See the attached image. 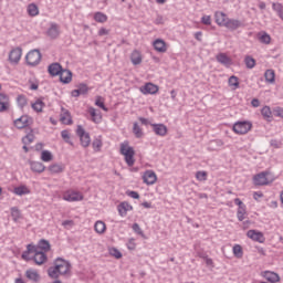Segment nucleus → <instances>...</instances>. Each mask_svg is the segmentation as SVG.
Listing matches in <instances>:
<instances>
[{"mask_svg": "<svg viewBox=\"0 0 283 283\" xmlns=\"http://www.w3.org/2000/svg\"><path fill=\"white\" fill-rule=\"evenodd\" d=\"M53 264L54 266L48 269V275L52 280H59L61 275H67L72 269V263L63 258L55 259Z\"/></svg>", "mask_w": 283, "mask_h": 283, "instance_id": "f257e3e1", "label": "nucleus"}, {"mask_svg": "<svg viewBox=\"0 0 283 283\" xmlns=\"http://www.w3.org/2000/svg\"><path fill=\"white\" fill-rule=\"evenodd\" d=\"M22 260H25L27 262L33 260L38 266H41V264L48 262V254L43 251H38L36 248H34V244H28L27 251L22 253Z\"/></svg>", "mask_w": 283, "mask_h": 283, "instance_id": "f03ea898", "label": "nucleus"}, {"mask_svg": "<svg viewBox=\"0 0 283 283\" xmlns=\"http://www.w3.org/2000/svg\"><path fill=\"white\" fill-rule=\"evenodd\" d=\"M120 154L122 156H125V163L128 167H134V163H136V159H134L136 151L134 150V147L129 146V142L120 144Z\"/></svg>", "mask_w": 283, "mask_h": 283, "instance_id": "7ed1b4c3", "label": "nucleus"}, {"mask_svg": "<svg viewBox=\"0 0 283 283\" xmlns=\"http://www.w3.org/2000/svg\"><path fill=\"white\" fill-rule=\"evenodd\" d=\"M253 185L255 187H264L266 185H271L273 182V177H271L270 171H262L253 176Z\"/></svg>", "mask_w": 283, "mask_h": 283, "instance_id": "20e7f679", "label": "nucleus"}, {"mask_svg": "<svg viewBox=\"0 0 283 283\" xmlns=\"http://www.w3.org/2000/svg\"><path fill=\"white\" fill-rule=\"evenodd\" d=\"M251 127H253V124L251 122H237L233 125V132L234 134H239V136H244V134H249L251 132Z\"/></svg>", "mask_w": 283, "mask_h": 283, "instance_id": "39448f33", "label": "nucleus"}, {"mask_svg": "<svg viewBox=\"0 0 283 283\" xmlns=\"http://www.w3.org/2000/svg\"><path fill=\"white\" fill-rule=\"evenodd\" d=\"M76 135L80 138L82 147L86 148L88 145H91L92 138L90 137V133L85 132V128H83V126H77Z\"/></svg>", "mask_w": 283, "mask_h": 283, "instance_id": "423d86ee", "label": "nucleus"}, {"mask_svg": "<svg viewBox=\"0 0 283 283\" xmlns=\"http://www.w3.org/2000/svg\"><path fill=\"white\" fill-rule=\"evenodd\" d=\"M28 65L34 67V65H39L41 63V51L34 49L30 51L25 56Z\"/></svg>", "mask_w": 283, "mask_h": 283, "instance_id": "0eeeda50", "label": "nucleus"}, {"mask_svg": "<svg viewBox=\"0 0 283 283\" xmlns=\"http://www.w3.org/2000/svg\"><path fill=\"white\" fill-rule=\"evenodd\" d=\"M234 205H238L237 218L239 222H243L247 219V205L240 200V198L234 199Z\"/></svg>", "mask_w": 283, "mask_h": 283, "instance_id": "6e6552de", "label": "nucleus"}, {"mask_svg": "<svg viewBox=\"0 0 283 283\" xmlns=\"http://www.w3.org/2000/svg\"><path fill=\"white\" fill-rule=\"evenodd\" d=\"M62 198L66 202H81V200H83V195L74 190H67L63 193Z\"/></svg>", "mask_w": 283, "mask_h": 283, "instance_id": "1a4fd4ad", "label": "nucleus"}, {"mask_svg": "<svg viewBox=\"0 0 283 283\" xmlns=\"http://www.w3.org/2000/svg\"><path fill=\"white\" fill-rule=\"evenodd\" d=\"M223 28H227L230 32H235V30H240V28H244V22L239 19H230L226 21Z\"/></svg>", "mask_w": 283, "mask_h": 283, "instance_id": "9d476101", "label": "nucleus"}, {"mask_svg": "<svg viewBox=\"0 0 283 283\" xmlns=\"http://www.w3.org/2000/svg\"><path fill=\"white\" fill-rule=\"evenodd\" d=\"M13 123L18 129H24V127H29L30 123H32V117L28 115H22L20 118L15 119Z\"/></svg>", "mask_w": 283, "mask_h": 283, "instance_id": "9b49d317", "label": "nucleus"}, {"mask_svg": "<svg viewBox=\"0 0 283 283\" xmlns=\"http://www.w3.org/2000/svg\"><path fill=\"white\" fill-rule=\"evenodd\" d=\"M143 180L146 185H156V180H158V176L154 170H146L143 176Z\"/></svg>", "mask_w": 283, "mask_h": 283, "instance_id": "f8f14e48", "label": "nucleus"}, {"mask_svg": "<svg viewBox=\"0 0 283 283\" xmlns=\"http://www.w3.org/2000/svg\"><path fill=\"white\" fill-rule=\"evenodd\" d=\"M216 60L221 65H224V67H231V65H233V60H231V57H229V55H227V53L217 54Z\"/></svg>", "mask_w": 283, "mask_h": 283, "instance_id": "ddd939ff", "label": "nucleus"}, {"mask_svg": "<svg viewBox=\"0 0 283 283\" xmlns=\"http://www.w3.org/2000/svg\"><path fill=\"white\" fill-rule=\"evenodd\" d=\"M23 54V50L21 48H15L9 53V61L10 63H19L21 61V56Z\"/></svg>", "mask_w": 283, "mask_h": 283, "instance_id": "4468645a", "label": "nucleus"}, {"mask_svg": "<svg viewBox=\"0 0 283 283\" xmlns=\"http://www.w3.org/2000/svg\"><path fill=\"white\" fill-rule=\"evenodd\" d=\"M117 211L122 218L127 216V211H134V207L127 201H123L117 206Z\"/></svg>", "mask_w": 283, "mask_h": 283, "instance_id": "2eb2a0df", "label": "nucleus"}, {"mask_svg": "<svg viewBox=\"0 0 283 283\" xmlns=\"http://www.w3.org/2000/svg\"><path fill=\"white\" fill-rule=\"evenodd\" d=\"M48 72L51 76H60L63 72V66L60 63L55 62L49 65Z\"/></svg>", "mask_w": 283, "mask_h": 283, "instance_id": "dca6fc26", "label": "nucleus"}, {"mask_svg": "<svg viewBox=\"0 0 283 283\" xmlns=\"http://www.w3.org/2000/svg\"><path fill=\"white\" fill-rule=\"evenodd\" d=\"M248 238H250V240H253L254 242H264V234L260 231L256 230H249L247 232Z\"/></svg>", "mask_w": 283, "mask_h": 283, "instance_id": "f3484780", "label": "nucleus"}, {"mask_svg": "<svg viewBox=\"0 0 283 283\" xmlns=\"http://www.w3.org/2000/svg\"><path fill=\"white\" fill-rule=\"evenodd\" d=\"M25 277L30 280V282L39 283L41 282V274L34 269H29L25 271Z\"/></svg>", "mask_w": 283, "mask_h": 283, "instance_id": "a211bd4d", "label": "nucleus"}, {"mask_svg": "<svg viewBox=\"0 0 283 283\" xmlns=\"http://www.w3.org/2000/svg\"><path fill=\"white\" fill-rule=\"evenodd\" d=\"M228 19H229V17H227V13H224L222 11H217L214 13V21H216L217 25H220L221 28H224Z\"/></svg>", "mask_w": 283, "mask_h": 283, "instance_id": "6ab92c4d", "label": "nucleus"}, {"mask_svg": "<svg viewBox=\"0 0 283 283\" xmlns=\"http://www.w3.org/2000/svg\"><path fill=\"white\" fill-rule=\"evenodd\" d=\"M29 165L34 174H43L45 171V165L41 161H29Z\"/></svg>", "mask_w": 283, "mask_h": 283, "instance_id": "aec40b11", "label": "nucleus"}, {"mask_svg": "<svg viewBox=\"0 0 283 283\" xmlns=\"http://www.w3.org/2000/svg\"><path fill=\"white\" fill-rule=\"evenodd\" d=\"M60 120H61V123H63V125H72V123H74L72 120V114H70V111H67L63 107H62V112L60 115Z\"/></svg>", "mask_w": 283, "mask_h": 283, "instance_id": "412c9836", "label": "nucleus"}, {"mask_svg": "<svg viewBox=\"0 0 283 283\" xmlns=\"http://www.w3.org/2000/svg\"><path fill=\"white\" fill-rule=\"evenodd\" d=\"M156 136H167V126L165 124H150Z\"/></svg>", "mask_w": 283, "mask_h": 283, "instance_id": "4be33fe9", "label": "nucleus"}, {"mask_svg": "<svg viewBox=\"0 0 283 283\" xmlns=\"http://www.w3.org/2000/svg\"><path fill=\"white\" fill-rule=\"evenodd\" d=\"M153 45L156 50V52H160L161 54H165L167 52V43L163 39H157L153 42Z\"/></svg>", "mask_w": 283, "mask_h": 283, "instance_id": "5701e85b", "label": "nucleus"}, {"mask_svg": "<svg viewBox=\"0 0 283 283\" xmlns=\"http://www.w3.org/2000/svg\"><path fill=\"white\" fill-rule=\"evenodd\" d=\"M263 277L271 283H276L280 282V274L271 271H264L263 272Z\"/></svg>", "mask_w": 283, "mask_h": 283, "instance_id": "b1692460", "label": "nucleus"}, {"mask_svg": "<svg viewBox=\"0 0 283 283\" xmlns=\"http://www.w3.org/2000/svg\"><path fill=\"white\" fill-rule=\"evenodd\" d=\"M60 81L61 83H64V85H67V83H72V71L62 70V73H60Z\"/></svg>", "mask_w": 283, "mask_h": 283, "instance_id": "393cba45", "label": "nucleus"}, {"mask_svg": "<svg viewBox=\"0 0 283 283\" xmlns=\"http://www.w3.org/2000/svg\"><path fill=\"white\" fill-rule=\"evenodd\" d=\"M88 114L92 116L93 123H101L103 120V115H101V111H96L94 107L88 108Z\"/></svg>", "mask_w": 283, "mask_h": 283, "instance_id": "a878e982", "label": "nucleus"}, {"mask_svg": "<svg viewBox=\"0 0 283 283\" xmlns=\"http://www.w3.org/2000/svg\"><path fill=\"white\" fill-rule=\"evenodd\" d=\"M34 248L38 251H42L43 253H48V251H50V241H48L45 239H41L39 241V243L36 245H34Z\"/></svg>", "mask_w": 283, "mask_h": 283, "instance_id": "bb28decb", "label": "nucleus"}, {"mask_svg": "<svg viewBox=\"0 0 283 283\" xmlns=\"http://www.w3.org/2000/svg\"><path fill=\"white\" fill-rule=\"evenodd\" d=\"M46 34L48 36H50V39H57L59 34H61V32L59 31V24L52 23Z\"/></svg>", "mask_w": 283, "mask_h": 283, "instance_id": "cd10ccee", "label": "nucleus"}, {"mask_svg": "<svg viewBox=\"0 0 283 283\" xmlns=\"http://www.w3.org/2000/svg\"><path fill=\"white\" fill-rule=\"evenodd\" d=\"M143 94H158V85L147 83L142 90Z\"/></svg>", "mask_w": 283, "mask_h": 283, "instance_id": "c85d7f7f", "label": "nucleus"}, {"mask_svg": "<svg viewBox=\"0 0 283 283\" xmlns=\"http://www.w3.org/2000/svg\"><path fill=\"white\" fill-rule=\"evenodd\" d=\"M130 61L133 65H140L143 63V55L140 54L139 51L135 50L130 54Z\"/></svg>", "mask_w": 283, "mask_h": 283, "instance_id": "c756f323", "label": "nucleus"}, {"mask_svg": "<svg viewBox=\"0 0 283 283\" xmlns=\"http://www.w3.org/2000/svg\"><path fill=\"white\" fill-rule=\"evenodd\" d=\"M31 107L34 112L41 113L43 112V107H45V103L42 98H38L34 103L31 104Z\"/></svg>", "mask_w": 283, "mask_h": 283, "instance_id": "7c9ffc66", "label": "nucleus"}, {"mask_svg": "<svg viewBox=\"0 0 283 283\" xmlns=\"http://www.w3.org/2000/svg\"><path fill=\"white\" fill-rule=\"evenodd\" d=\"M65 166H63L62 164H53L49 166V171L51 174H63Z\"/></svg>", "mask_w": 283, "mask_h": 283, "instance_id": "2f4dec72", "label": "nucleus"}, {"mask_svg": "<svg viewBox=\"0 0 283 283\" xmlns=\"http://www.w3.org/2000/svg\"><path fill=\"white\" fill-rule=\"evenodd\" d=\"M258 40L260 41V43L269 45L271 43V35L266 32H260L258 33Z\"/></svg>", "mask_w": 283, "mask_h": 283, "instance_id": "473e14b6", "label": "nucleus"}, {"mask_svg": "<svg viewBox=\"0 0 283 283\" xmlns=\"http://www.w3.org/2000/svg\"><path fill=\"white\" fill-rule=\"evenodd\" d=\"M13 193H15V196H28V193H30V188L27 186H19L14 188Z\"/></svg>", "mask_w": 283, "mask_h": 283, "instance_id": "72a5a7b5", "label": "nucleus"}, {"mask_svg": "<svg viewBox=\"0 0 283 283\" xmlns=\"http://www.w3.org/2000/svg\"><path fill=\"white\" fill-rule=\"evenodd\" d=\"M105 229H107V227L105 226V222L103 221L95 222L94 230L96 231V233L103 234L105 233Z\"/></svg>", "mask_w": 283, "mask_h": 283, "instance_id": "f704fd0d", "label": "nucleus"}, {"mask_svg": "<svg viewBox=\"0 0 283 283\" xmlns=\"http://www.w3.org/2000/svg\"><path fill=\"white\" fill-rule=\"evenodd\" d=\"M266 83H275V71L266 70L264 73Z\"/></svg>", "mask_w": 283, "mask_h": 283, "instance_id": "c9c22d12", "label": "nucleus"}, {"mask_svg": "<svg viewBox=\"0 0 283 283\" xmlns=\"http://www.w3.org/2000/svg\"><path fill=\"white\" fill-rule=\"evenodd\" d=\"M133 133L136 138H143L144 136L143 128L136 122L133 124Z\"/></svg>", "mask_w": 283, "mask_h": 283, "instance_id": "e433bc0d", "label": "nucleus"}, {"mask_svg": "<svg viewBox=\"0 0 283 283\" xmlns=\"http://www.w3.org/2000/svg\"><path fill=\"white\" fill-rule=\"evenodd\" d=\"M61 137L63 138L64 143H67V145H71V146L74 145V143L71 139L72 137L70 135V130H67V129L62 130Z\"/></svg>", "mask_w": 283, "mask_h": 283, "instance_id": "4c0bfd02", "label": "nucleus"}, {"mask_svg": "<svg viewBox=\"0 0 283 283\" xmlns=\"http://www.w3.org/2000/svg\"><path fill=\"white\" fill-rule=\"evenodd\" d=\"M244 64L248 70H253V67H255V59H253L251 55H247L244 57Z\"/></svg>", "mask_w": 283, "mask_h": 283, "instance_id": "58836bf2", "label": "nucleus"}, {"mask_svg": "<svg viewBox=\"0 0 283 283\" xmlns=\"http://www.w3.org/2000/svg\"><path fill=\"white\" fill-rule=\"evenodd\" d=\"M228 83L230 87H233V90H238V87H240V81L238 80V76H230Z\"/></svg>", "mask_w": 283, "mask_h": 283, "instance_id": "ea45409f", "label": "nucleus"}, {"mask_svg": "<svg viewBox=\"0 0 283 283\" xmlns=\"http://www.w3.org/2000/svg\"><path fill=\"white\" fill-rule=\"evenodd\" d=\"M53 158L54 157L52 156V153L50 150H42L41 160H43V163H50Z\"/></svg>", "mask_w": 283, "mask_h": 283, "instance_id": "a19ab883", "label": "nucleus"}, {"mask_svg": "<svg viewBox=\"0 0 283 283\" xmlns=\"http://www.w3.org/2000/svg\"><path fill=\"white\" fill-rule=\"evenodd\" d=\"M11 218L14 222L21 220V210H19L17 207L11 208Z\"/></svg>", "mask_w": 283, "mask_h": 283, "instance_id": "79ce46f5", "label": "nucleus"}, {"mask_svg": "<svg viewBox=\"0 0 283 283\" xmlns=\"http://www.w3.org/2000/svg\"><path fill=\"white\" fill-rule=\"evenodd\" d=\"M94 20L97 23H105L107 21V14L103 13V12H96L94 14Z\"/></svg>", "mask_w": 283, "mask_h": 283, "instance_id": "37998d69", "label": "nucleus"}, {"mask_svg": "<svg viewBox=\"0 0 283 283\" xmlns=\"http://www.w3.org/2000/svg\"><path fill=\"white\" fill-rule=\"evenodd\" d=\"M17 103L20 109H23V107L28 105V97H25V95H18Z\"/></svg>", "mask_w": 283, "mask_h": 283, "instance_id": "c03bdc74", "label": "nucleus"}, {"mask_svg": "<svg viewBox=\"0 0 283 283\" xmlns=\"http://www.w3.org/2000/svg\"><path fill=\"white\" fill-rule=\"evenodd\" d=\"M234 258H242L244 255V252L242 251V245L235 244L232 249Z\"/></svg>", "mask_w": 283, "mask_h": 283, "instance_id": "a18cd8bd", "label": "nucleus"}, {"mask_svg": "<svg viewBox=\"0 0 283 283\" xmlns=\"http://www.w3.org/2000/svg\"><path fill=\"white\" fill-rule=\"evenodd\" d=\"M28 12L30 17H36L39 14V7H36L34 3H31L28 6Z\"/></svg>", "mask_w": 283, "mask_h": 283, "instance_id": "49530a36", "label": "nucleus"}, {"mask_svg": "<svg viewBox=\"0 0 283 283\" xmlns=\"http://www.w3.org/2000/svg\"><path fill=\"white\" fill-rule=\"evenodd\" d=\"M23 145H30L31 143H34V133L32 130L27 134L25 137L22 138Z\"/></svg>", "mask_w": 283, "mask_h": 283, "instance_id": "de8ad7c7", "label": "nucleus"}, {"mask_svg": "<svg viewBox=\"0 0 283 283\" xmlns=\"http://www.w3.org/2000/svg\"><path fill=\"white\" fill-rule=\"evenodd\" d=\"M95 105L103 109L104 112H108V108L105 107V102L103 101V97L97 96L95 101Z\"/></svg>", "mask_w": 283, "mask_h": 283, "instance_id": "09e8293b", "label": "nucleus"}, {"mask_svg": "<svg viewBox=\"0 0 283 283\" xmlns=\"http://www.w3.org/2000/svg\"><path fill=\"white\" fill-rule=\"evenodd\" d=\"M196 178H197V180H199V182H205V180H207V171H205V170L197 171Z\"/></svg>", "mask_w": 283, "mask_h": 283, "instance_id": "8fccbe9b", "label": "nucleus"}, {"mask_svg": "<svg viewBox=\"0 0 283 283\" xmlns=\"http://www.w3.org/2000/svg\"><path fill=\"white\" fill-rule=\"evenodd\" d=\"M261 114L264 118H271V116H273V113L271 112V107L269 106H264L262 109H261Z\"/></svg>", "mask_w": 283, "mask_h": 283, "instance_id": "3c124183", "label": "nucleus"}, {"mask_svg": "<svg viewBox=\"0 0 283 283\" xmlns=\"http://www.w3.org/2000/svg\"><path fill=\"white\" fill-rule=\"evenodd\" d=\"M109 254H111L113 258H116V260H120V258H123V253H120V252L118 251V249H116V248H112V249L109 250Z\"/></svg>", "mask_w": 283, "mask_h": 283, "instance_id": "603ef678", "label": "nucleus"}, {"mask_svg": "<svg viewBox=\"0 0 283 283\" xmlns=\"http://www.w3.org/2000/svg\"><path fill=\"white\" fill-rule=\"evenodd\" d=\"M92 145H93L94 151H101V147H103V142L97 138L93 140Z\"/></svg>", "mask_w": 283, "mask_h": 283, "instance_id": "864d4df0", "label": "nucleus"}, {"mask_svg": "<svg viewBox=\"0 0 283 283\" xmlns=\"http://www.w3.org/2000/svg\"><path fill=\"white\" fill-rule=\"evenodd\" d=\"M133 231H135V233H137V235H142L143 238L145 237L143 229H140V226L138 223L133 224Z\"/></svg>", "mask_w": 283, "mask_h": 283, "instance_id": "5fc2aeb1", "label": "nucleus"}, {"mask_svg": "<svg viewBox=\"0 0 283 283\" xmlns=\"http://www.w3.org/2000/svg\"><path fill=\"white\" fill-rule=\"evenodd\" d=\"M10 107V99L6 102H0V112H8Z\"/></svg>", "mask_w": 283, "mask_h": 283, "instance_id": "6e6d98bb", "label": "nucleus"}, {"mask_svg": "<svg viewBox=\"0 0 283 283\" xmlns=\"http://www.w3.org/2000/svg\"><path fill=\"white\" fill-rule=\"evenodd\" d=\"M77 90H78V92H80L81 95L87 94V92H88V88H87V85H86V84H80V85L77 86Z\"/></svg>", "mask_w": 283, "mask_h": 283, "instance_id": "4d7b16f0", "label": "nucleus"}, {"mask_svg": "<svg viewBox=\"0 0 283 283\" xmlns=\"http://www.w3.org/2000/svg\"><path fill=\"white\" fill-rule=\"evenodd\" d=\"M272 9H273L274 12H276V14H277L279 12H282L283 6H282V3H275V2H273V3H272Z\"/></svg>", "mask_w": 283, "mask_h": 283, "instance_id": "13d9d810", "label": "nucleus"}, {"mask_svg": "<svg viewBox=\"0 0 283 283\" xmlns=\"http://www.w3.org/2000/svg\"><path fill=\"white\" fill-rule=\"evenodd\" d=\"M126 195L129 196V198H133L134 200H138V198H140V195L134 190L127 191Z\"/></svg>", "mask_w": 283, "mask_h": 283, "instance_id": "bf43d9fd", "label": "nucleus"}, {"mask_svg": "<svg viewBox=\"0 0 283 283\" xmlns=\"http://www.w3.org/2000/svg\"><path fill=\"white\" fill-rule=\"evenodd\" d=\"M201 23H203V25H211V15H203L201 18Z\"/></svg>", "mask_w": 283, "mask_h": 283, "instance_id": "052dcab7", "label": "nucleus"}, {"mask_svg": "<svg viewBox=\"0 0 283 283\" xmlns=\"http://www.w3.org/2000/svg\"><path fill=\"white\" fill-rule=\"evenodd\" d=\"M274 116H279L280 118H283V108L282 107H276L274 109Z\"/></svg>", "mask_w": 283, "mask_h": 283, "instance_id": "680f3d73", "label": "nucleus"}, {"mask_svg": "<svg viewBox=\"0 0 283 283\" xmlns=\"http://www.w3.org/2000/svg\"><path fill=\"white\" fill-rule=\"evenodd\" d=\"M127 247H128V249H129L130 251H134V249H136V242H135V240H134V239H129Z\"/></svg>", "mask_w": 283, "mask_h": 283, "instance_id": "e2e57ef3", "label": "nucleus"}, {"mask_svg": "<svg viewBox=\"0 0 283 283\" xmlns=\"http://www.w3.org/2000/svg\"><path fill=\"white\" fill-rule=\"evenodd\" d=\"M107 34H109V30H107L105 28L99 29V31H98L99 36H107Z\"/></svg>", "mask_w": 283, "mask_h": 283, "instance_id": "0e129e2a", "label": "nucleus"}, {"mask_svg": "<svg viewBox=\"0 0 283 283\" xmlns=\"http://www.w3.org/2000/svg\"><path fill=\"white\" fill-rule=\"evenodd\" d=\"M138 120L142 123V125H145L146 127L147 125H151V122H149V119L145 117H138Z\"/></svg>", "mask_w": 283, "mask_h": 283, "instance_id": "69168bd1", "label": "nucleus"}, {"mask_svg": "<svg viewBox=\"0 0 283 283\" xmlns=\"http://www.w3.org/2000/svg\"><path fill=\"white\" fill-rule=\"evenodd\" d=\"M6 101H10V97L4 93H0V103H4Z\"/></svg>", "mask_w": 283, "mask_h": 283, "instance_id": "338daca9", "label": "nucleus"}, {"mask_svg": "<svg viewBox=\"0 0 283 283\" xmlns=\"http://www.w3.org/2000/svg\"><path fill=\"white\" fill-rule=\"evenodd\" d=\"M62 227H74L73 220H65L62 222Z\"/></svg>", "mask_w": 283, "mask_h": 283, "instance_id": "774afa93", "label": "nucleus"}]
</instances>
